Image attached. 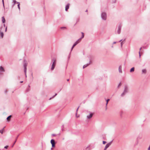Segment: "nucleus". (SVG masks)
<instances>
[{
	"label": "nucleus",
	"instance_id": "f257e3e1",
	"mask_svg": "<svg viewBox=\"0 0 150 150\" xmlns=\"http://www.w3.org/2000/svg\"><path fill=\"white\" fill-rule=\"evenodd\" d=\"M28 65L27 61L25 59H24L23 61V67L24 69V72L25 74L26 77V71H27V67Z\"/></svg>",
	"mask_w": 150,
	"mask_h": 150
},
{
	"label": "nucleus",
	"instance_id": "f03ea898",
	"mask_svg": "<svg viewBox=\"0 0 150 150\" xmlns=\"http://www.w3.org/2000/svg\"><path fill=\"white\" fill-rule=\"evenodd\" d=\"M52 64L51 68V70H53L54 68L56 63V60L54 58H53L52 59Z\"/></svg>",
	"mask_w": 150,
	"mask_h": 150
},
{
	"label": "nucleus",
	"instance_id": "7ed1b4c3",
	"mask_svg": "<svg viewBox=\"0 0 150 150\" xmlns=\"http://www.w3.org/2000/svg\"><path fill=\"white\" fill-rule=\"evenodd\" d=\"M88 113H89V115H88L86 116V119L87 120H91L92 117L94 115V113L89 111L87 112Z\"/></svg>",
	"mask_w": 150,
	"mask_h": 150
},
{
	"label": "nucleus",
	"instance_id": "20e7f679",
	"mask_svg": "<svg viewBox=\"0 0 150 150\" xmlns=\"http://www.w3.org/2000/svg\"><path fill=\"white\" fill-rule=\"evenodd\" d=\"M101 17L104 20H106L107 19V14L105 12H103L101 14Z\"/></svg>",
	"mask_w": 150,
	"mask_h": 150
},
{
	"label": "nucleus",
	"instance_id": "39448f33",
	"mask_svg": "<svg viewBox=\"0 0 150 150\" xmlns=\"http://www.w3.org/2000/svg\"><path fill=\"white\" fill-rule=\"evenodd\" d=\"M112 140L109 143H108L107 144H106L105 145L104 149V150H106V149L111 145V144L112 143Z\"/></svg>",
	"mask_w": 150,
	"mask_h": 150
},
{
	"label": "nucleus",
	"instance_id": "423d86ee",
	"mask_svg": "<svg viewBox=\"0 0 150 150\" xmlns=\"http://www.w3.org/2000/svg\"><path fill=\"white\" fill-rule=\"evenodd\" d=\"M51 143L52 144V147H54L55 146V142L54 140L53 139H52L50 141Z\"/></svg>",
	"mask_w": 150,
	"mask_h": 150
},
{
	"label": "nucleus",
	"instance_id": "0eeeda50",
	"mask_svg": "<svg viewBox=\"0 0 150 150\" xmlns=\"http://www.w3.org/2000/svg\"><path fill=\"white\" fill-rule=\"evenodd\" d=\"M121 27L122 26L121 25H119L118 26V30H117V33L119 34L120 33Z\"/></svg>",
	"mask_w": 150,
	"mask_h": 150
},
{
	"label": "nucleus",
	"instance_id": "6e6552de",
	"mask_svg": "<svg viewBox=\"0 0 150 150\" xmlns=\"http://www.w3.org/2000/svg\"><path fill=\"white\" fill-rule=\"evenodd\" d=\"M128 89L127 86H125V89L123 92L125 93L128 92Z\"/></svg>",
	"mask_w": 150,
	"mask_h": 150
},
{
	"label": "nucleus",
	"instance_id": "1a4fd4ad",
	"mask_svg": "<svg viewBox=\"0 0 150 150\" xmlns=\"http://www.w3.org/2000/svg\"><path fill=\"white\" fill-rule=\"evenodd\" d=\"M69 5L70 4H68L65 6V11H67L68 9L69 8Z\"/></svg>",
	"mask_w": 150,
	"mask_h": 150
},
{
	"label": "nucleus",
	"instance_id": "9d476101",
	"mask_svg": "<svg viewBox=\"0 0 150 150\" xmlns=\"http://www.w3.org/2000/svg\"><path fill=\"white\" fill-rule=\"evenodd\" d=\"M4 71H5V70L4 69V68L2 66H0V74H1V71L4 72Z\"/></svg>",
	"mask_w": 150,
	"mask_h": 150
},
{
	"label": "nucleus",
	"instance_id": "9b49d317",
	"mask_svg": "<svg viewBox=\"0 0 150 150\" xmlns=\"http://www.w3.org/2000/svg\"><path fill=\"white\" fill-rule=\"evenodd\" d=\"M119 71L120 73H122V66L120 65L119 67Z\"/></svg>",
	"mask_w": 150,
	"mask_h": 150
},
{
	"label": "nucleus",
	"instance_id": "f8f14e48",
	"mask_svg": "<svg viewBox=\"0 0 150 150\" xmlns=\"http://www.w3.org/2000/svg\"><path fill=\"white\" fill-rule=\"evenodd\" d=\"M2 21L3 23H4L5 22V20L4 17L3 16L2 17Z\"/></svg>",
	"mask_w": 150,
	"mask_h": 150
},
{
	"label": "nucleus",
	"instance_id": "ddd939ff",
	"mask_svg": "<svg viewBox=\"0 0 150 150\" xmlns=\"http://www.w3.org/2000/svg\"><path fill=\"white\" fill-rule=\"evenodd\" d=\"M0 30V36H1V38H2L4 36V34Z\"/></svg>",
	"mask_w": 150,
	"mask_h": 150
},
{
	"label": "nucleus",
	"instance_id": "4468645a",
	"mask_svg": "<svg viewBox=\"0 0 150 150\" xmlns=\"http://www.w3.org/2000/svg\"><path fill=\"white\" fill-rule=\"evenodd\" d=\"M142 73L143 74H146V69H143L142 70Z\"/></svg>",
	"mask_w": 150,
	"mask_h": 150
},
{
	"label": "nucleus",
	"instance_id": "2eb2a0df",
	"mask_svg": "<svg viewBox=\"0 0 150 150\" xmlns=\"http://www.w3.org/2000/svg\"><path fill=\"white\" fill-rule=\"evenodd\" d=\"M11 115H9L8 117H7V119H6L8 121H9L10 120V119L11 118Z\"/></svg>",
	"mask_w": 150,
	"mask_h": 150
},
{
	"label": "nucleus",
	"instance_id": "dca6fc26",
	"mask_svg": "<svg viewBox=\"0 0 150 150\" xmlns=\"http://www.w3.org/2000/svg\"><path fill=\"white\" fill-rule=\"evenodd\" d=\"M90 64V63L89 64H87L84 65L83 66V68L84 69V68H85L87 67Z\"/></svg>",
	"mask_w": 150,
	"mask_h": 150
},
{
	"label": "nucleus",
	"instance_id": "f3484780",
	"mask_svg": "<svg viewBox=\"0 0 150 150\" xmlns=\"http://www.w3.org/2000/svg\"><path fill=\"white\" fill-rule=\"evenodd\" d=\"M134 67H133L130 70V72H133L134 71Z\"/></svg>",
	"mask_w": 150,
	"mask_h": 150
},
{
	"label": "nucleus",
	"instance_id": "a211bd4d",
	"mask_svg": "<svg viewBox=\"0 0 150 150\" xmlns=\"http://www.w3.org/2000/svg\"><path fill=\"white\" fill-rule=\"evenodd\" d=\"M13 6L16 3V0H13Z\"/></svg>",
	"mask_w": 150,
	"mask_h": 150
},
{
	"label": "nucleus",
	"instance_id": "6ab92c4d",
	"mask_svg": "<svg viewBox=\"0 0 150 150\" xmlns=\"http://www.w3.org/2000/svg\"><path fill=\"white\" fill-rule=\"evenodd\" d=\"M81 34H82V36H81V37L80 38V39H81L83 38L84 37V33H83V32H82L81 33Z\"/></svg>",
	"mask_w": 150,
	"mask_h": 150
},
{
	"label": "nucleus",
	"instance_id": "aec40b11",
	"mask_svg": "<svg viewBox=\"0 0 150 150\" xmlns=\"http://www.w3.org/2000/svg\"><path fill=\"white\" fill-rule=\"evenodd\" d=\"M57 93H56L54 96H53L52 98H50L49 99V100H50L52 98H53L55 96H56V95H57Z\"/></svg>",
	"mask_w": 150,
	"mask_h": 150
},
{
	"label": "nucleus",
	"instance_id": "412c9836",
	"mask_svg": "<svg viewBox=\"0 0 150 150\" xmlns=\"http://www.w3.org/2000/svg\"><path fill=\"white\" fill-rule=\"evenodd\" d=\"M110 100V99H108L107 100H106V106H107V105L108 104V101Z\"/></svg>",
	"mask_w": 150,
	"mask_h": 150
},
{
	"label": "nucleus",
	"instance_id": "4be33fe9",
	"mask_svg": "<svg viewBox=\"0 0 150 150\" xmlns=\"http://www.w3.org/2000/svg\"><path fill=\"white\" fill-rule=\"evenodd\" d=\"M125 94V93H124V92H123L122 93L121 96H123Z\"/></svg>",
	"mask_w": 150,
	"mask_h": 150
},
{
	"label": "nucleus",
	"instance_id": "5701e85b",
	"mask_svg": "<svg viewBox=\"0 0 150 150\" xmlns=\"http://www.w3.org/2000/svg\"><path fill=\"white\" fill-rule=\"evenodd\" d=\"M20 3H19V4H18V8L19 10H20Z\"/></svg>",
	"mask_w": 150,
	"mask_h": 150
},
{
	"label": "nucleus",
	"instance_id": "b1692460",
	"mask_svg": "<svg viewBox=\"0 0 150 150\" xmlns=\"http://www.w3.org/2000/svg\"><path fill=\"white\" fill-rule=\"evenodd\" d=\"M18 136H19V135H18L17 136V137H16V139L15 140V142H14V144H15V143L16 142V140H17V138H18Z\"/></svg>",
	"mask_w": 150,
	"mask_h": 150
},
{
	"label": "nucleus",
	"instance_id": "393cba45",
	"mask_svg": "<svg viewBox=\"0 0 150 150\" xmlns=\"http://www.w3.org/2000/svg\"><path fill=\"white\" fill-rule=\"evenodd\" d=\"M81 39L80 38H79V39L77 41H78L79 42V43L81 41Z\"/></svg>",
	"mask_w": 150,
	"mask_h": 150
},
{
	"label": "nucleus",
	"instance_id": "a878e982",
	"mask_svg": "<svg viewBox=\"0 0 150 150\" xmlns=\"http://www.w3.org/2000/svg\"><path fill=\"white\" fill-rule=\"evenodd\" d=\"M4 27H1V30H0V31H1V29H2V28H4L5 27V24H4Z\"/></svg>",
	"mask_w": 150,
	"mask_h": 150
},
{
	"label": "nucleus",
	"instance_id": "bb28decb",
	"mask_svg": "<svg viewBox=\"0 0 150 150\" xmlns=\"http://www.w3.org/2000/svg\"><path fill=\"white\" fill-rule=\"evenodd\" d=\"M61 28L62 29H65L66 28L65 27H61Z\"/></svg>",
	"mask_w": 150,
	"mask_h": 150
},
{
	"label": "nucleus",
	"instance_id": "cd10ccee",
	"mask_svg": "<svg viewBox=\"0 0 150 150\" xmlns=\"http://www.w3.org/2000/svg\"><path fill=\"white\" fill-rule=\"evenodd\" d=\"M121 86V83H120L118 86V88L120 87Z\"/></svg>",
	"mask_w": 150,
	"mask_h": 150
},
{
	"label": "nucleus",
	"instance_id": "c85d7f7f",
	"mask_svg": "<svg viewBox=\"0 0 150 150\" xmlns=\"http://www.w3.org/2000/svg\"><path fill=\"white\" fill-rule=\"evenodd\" d=\"M75 46H74V45H73L72 47L71 48V51H72V50L73 49V48H74V47Z\"/></svg>",
	"mask_w": 150,
	"mask_h": 150
},
{
	"label": "nucleus",
	"instance_id": "c756f323",
	"mask_svg": "<svg viewBox=\"0 0 150 150\" xmlns=\"http://www.w3.org/2000/svg\"><path fill=\"white\" fill-rule=\"evenodd\" d=\"M75 46H74V45H73L72 47L71 48V51H72V50L73 49V48H74V47Z\"/></svg>",
	"mask_w": 150,
	"mask_h": 150
},
{
	"label": "nucleus",
	"instance_id": "7c9ffc66",
	"mask_svg": "<svg viewBox=\"0 0 150 150\" xmlns=\"http://www.w3.org/2000/svg\"><path fill=\"white\" fill-rule=\"evenodd\" d=\"M106 143V142L105 141H103V143L104 144H105Z\"/></svg>",
	"mask_w": 150,
	"mask_h": 150
},
{
	"label": "nucleus",
	"instance_id": "2f4dec72",
	"mask_svg": "<svg viewBox=\"0 0 150 150\" xmlns=\"http://www.w3.org/2000/svg\"><path fill=\"white\" fill-rule=\"evenodd\" d=\"M8 146H5L4 147V148L5 149H7V148H8Z\"/></svg>",
	"mask_w": 150,
	"mask_h": 150
},
{
	"label": "nucleus",
	"instance_id": "473e14b6",
	"mask_svg": "<svg viewBox=\"0 0 150 150\" xmlns=\"http://www.w3.org/2000/svg\"><path fill=\"white\" fill-rule=\"evenodd\" d=\"M2 1L3 6H4V0H2Z\"/></svg>",
	"mask_w": 150,
	"mask_h": 150
},
{
	"label": "nucleus",
	"instance_id": "72a5a7b5",
	"mask_svg": "<svg viewBox=\"0 0 150 150\" xmlns=\"http://www.w3.org/2000/svg\"><path fill=\"white\" fill-rule=\"evenodd\" d=\"M116 1V0H112V2L113 3H115Z\"/></svg>",
	"mask_w": 150,
	"mask_h": 150
},
{
	"label": "nucleus",
	"instance_id": "f704fd0d",
	"mask_svg": "<svg viewBox=\"0 0 150 150\" xmlns=\"http://www.w3.org/2000/svg\"><path fill=\"white\" fill-rule=\"evenodd\" d=\"M0 133H1L2 134L3 133V131H2V130H0Z\"/></svg>",
	"mask_w": 150,
	"mask_h": 150
},
{
	"label": "nucleus",
	"instance_id": "c9c22d12",
	"mask_svg": "<svg viewBox=\"0 0 150 150\" xmlns=\"http://www.w3.org/2000/svg\"><path fill=\"white\" fill-rule=\"evenodd\" d=\"M7 90H6L5 91V93H7Z\"/></svg>",
	"mask_w": 150,
	"mask_h": 150
},
{
	"label": "nucleus",
	"instance_id": "e433bc0d",
	"mask_svg": "<svg viewBox=\"0 0 150 150\" xmlns=\"http://www.w3.org/2000/svg\"><path fill=\"white\" fill-rule=\"evenodd\" d=\"M89 146H88L87 147H86V150H87V149H88V147H89Z\"/></svg>",
	"mask_w": 150,
	"mask_h": 150
},
{
	"label": "nucleus",
	"instance_id": "4c0bfd02",
	"mask_svg": "<svg viewBox=\"0 0 150 150\" xmlns=\"http://www.w3.org/2000/svg\"><path fill=\"white\" fill-rule=\"evenodd\" d=\"M139 57H141L140 52V51H139Z\"/></svg>",
	"mask_w": 150,
	"mask_h": 150
},
{
	"label": "nucleus",
	"instance_id": "58836bf2",
	"mask_svg": "<svg viewBox=\"0 0 150 150\" xmlns=\"http://www.w3.org/2000/svg\"><path fill=\"white\" fill-rule=\"evenodd\" d=\"M52 135L53 136H56V134H53Z\"/></svg>",
	"mask_w": 150,
	"mask_h": 150
},
{
	"label": "nucleus",
	"instance_id": "ea45409f",
	"mask_svg": "<svg viewBox=\"0 0 150 150\" xmlns=\"http://www.w3.org/2000/svg\"><path fill=\"white\" fill-rule=\"evenodd\" d=\"M77 44L76 43H75L73 45L74 46H75Z\"/></svg>",
	"mask_w": 150,
	"mask_h": 150
},
{
	"label": "nucleus",
	"instance_id": "a19ab883",
	"mask_svg": "<svg viewBox=\"0 0 150 150\" xmlns=\"http://www.w3.org/2000/svg\"><path fill=\"white\" fill-rule=\"evenodd\" d=\"M122 42H121V47H122V45H123V43Z\"/></svg>",
	"mask_w": 150,
	"mask_h": 150
},
{
	"label": "nucleus",
	"instance_id": "79ce46f5",
	"mask_svg": "<svg viewBox=\"0 0 150 150\" xmlns=\"http://www.w3.org/2000/svg\"><path fill=\"white\" fill-rule=\"evenodd\" d=\"M75 42L77 44L79 43V42L77 41V40Z\"/></svg>",
	"mask_w": 150,
	"mask_h": 150
},
{
	"label": "nucleus",
	"instance_id": "37998d69",
	"mask_svg": "<svg viewBox=\"0 0 150 150\" xmlns=\"http://www.w3.org/2000/svg\"><path fill=\"white\" fill-rule=\"evenodd\" d=\"M79 107H78V108H77V110H76V112H77V111H78V109H79Z\"/></svg>",
	"mask_w": 150,
	"mask_h": 150
},
{
	"label": "nucleus",
	"instance_id": "c03bdc74",
	"mask_svg": "<svg viewBox=\"0 0 150 150\" xmlns=\"http://www.w3.org/2000/svg\"><path fill=\"white\" fill-rule=\"evenodd\" d=\"M7 27L6 28V29H5V32H6V30H7Z\"/></svg>",
	"mask_w": 150,
	"mask_h": 150
},
{
	"label": "nucleus",
	"instance_id": "a18cd8bd",
	"mask_svg": "<svg viewBox=\"0 0 150 150\" xmlns=\"http://www.w3.org/2000/svg\"><path fill=\"white\" fill-rule=\"evenodd\" d=\"M76 116L77 117H79V116H77V112L76 113Z\"/></svg>",
	"mask_w": 150,
	"mask_h": 150
},
{
	"label": "nucleus",
	"instance_id": "49530a36",
	"mask_svg": "<svg viewBox=\"0 0 150 150\" xmlns=\"http://www.w3.org/2000/svg\"><path fill=\"white\" fill-rule=\"evenodd\" d=\"M116 42H113V44H115L116 43Z\"/></svg>",
	"mask_w": 150,
	"mask_h": 150
},
{
	"label": "nucleus",
	"instance_id": "de8ad7c7",
	"mask_svg": "<svg viewBox=\"0 0 150 150\" xmlns=\"http://www.w3.org/2000/svg\"><path fill=\"white\" fill-rule=\"evenodd\" d=\"M23 82V81H21L20 82V83H22Z\"/></svg>",
	"mask_w": 150,
	"mask_h": 150
},
{
	"label": "nucleus",
	"instance_id": "09e8293b",
	"mask_svg": "<svg viewBox=\"0 0 150 150\" xmlns=\"http://www.w3.org/2000/svg\"><path fill=\"white\" fill-rule=\"evenodd\" d=\"M122 40H120L119 41V42H121Z\"/></svg>",
	"mask_w": 150,
	"mask_h": 150
},
{
	"label": "nucleus",
	"instance_id": "8fccbe9b",
	"mask_svg": "<svg viewBox=\"0 0 150 150\" xmlns=\"http://www.w3.org/2000/svg\"><path fill=\"white\" fill-rule=\"evenodd\" d=\"M141 49H142V47H141V48H140V49H139L140 51V50H141Z\"/></svg>",
	"mask_w": 150,
	"mask_h": 150
},
{
	"label": "nucleus",
	"instance_id": "3c124183",
	"mask_svg": "<svg viewBox=\"0 0 150 150\" xmlns=\"http://www.w3.org/2000/svg\"><path fill=\"white\" fill-rule=\"evenodd\" d=\"M69 79H67V81H69Z\"/></svg>",
	"mask_w": 150,
	"mask_h": 150
},
{
	"label": "nucleus",
	"instance_id": "603ef678",
	"mask_svg": "<svg viewBox=\"0 0 150 150\" xmlns=\"http://www.w3.org/2000/svg\"><path fill=\"white\" fill-rule=\"evenodd\" d=\"M4 128L1 130H2V131H3V130H4Z\"/></svg>",
	"mask_w": 150,
	"mask_h": 150
},
{
	"label": "nucleus",
	"instance_id": "864d4df0",
	"mask_svg": "<svg viewBox=\"0 0 150 150\" xmlns=\"http://www.w3.org/2000/svg\"><path fill=\"white\" fill-rule=\"evenodd\" d=\"M16 3H18V4H19V3H20L19 2H16Z\"/></svg>",
	"mask_w": 150,
	"mask_h": 150
},
{
	"label": "nucleus",
	"instance_id": "5fc2aeb1",
	"mask_svg": "<svg viewBox=\"0 0 150 150\" xmlns=\"http://www.w3.org/2000/svg\"><path fill=\"white\" fill-rule=\"evenodd\" d=\"M87 11H87V10H86V12H87Z\"/></svg>",
	"mask_w": 150,
	"mask_h": 150
},
{
	"label": "nucleus",
	"instance_id": "6e6d98bb",
	"mask_svg": "<svg viewBox=\"0 0 150 150\" xmlns=\"http://www.w3.org/2000/svg\"><path fill=\"white\" fill-rule=\"evenodd\" d=\"M14 145V144H13V145H12V147H13V146Z\"/></svg>",
	"mask_w": 150,
	"mask_h": 150
},
{
	"label": "nucleus",
	"instance_id": "4d7b16f0",
	"mask_svg": "<svg viewBox=\"0 0 150 150\" xmlns=\"http://www.w3.org/2000/svg\"><path fill=\"white\" fill-rule=\"evenodd\" d=\"M60 133H59V135H60Z\"/></svg>",
	"mask_w": 150,
	"mask_h": 150
}]
</instances>
